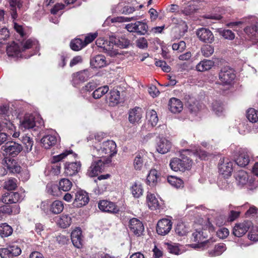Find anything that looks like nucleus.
Instances as JSON below:
<instances>
[{
	"label": "nucleus",
	"mask_w": 258,
	"mask_h": 258,
	"mask_svg": "<svg viewBox=\"0 0 258 258\" xmlns=\"http://www.w3.org/2000/svg\"><path fill=\"white\" fill-rule=\"evenodd\" d=\"M116 143L112 140H107L101 143H95L92 148V156L101 158L109 163L113 156L117 153Z\"/></svg>",
	"instance_id": "nucleus-1"
},
{
	"label": "nucleus",
	"mask_w": 258,
	"mask_h": 258,
	"mask_svg": "<svg viewBox=\"0 0 258 258\" xmlns=\"http://www.w3.org/2000/svg\"><path fill=\"white\" fill-rule=\"evenodd\" d=\"M4 115L2 117V122L0 123V132L7 131L14 138H18L20 136L19 132H15L16 126L10 120V115L5 114V111H2ZM8 136L6 133H0V145L7 140Z\"/></svg>",
	"instance_id": "nucleus-2"
},
{
	"label": "nucleus",
	"mask_w": 258,
	"mask_h": 258,
	"mask_svg": "<svg viewBox=\"0 0 258 258\" xmlns=\"http://www.w3.org/2000/svg\"><path fill=\"white\" fill-rule=\"evenodd\" d=\"M189 153V150H182L180 154L181 159L174 158L171 160L170 166L174 171H183L188 169L192 165V161L188 157L187 153Z\"/></svg>",
	"instance_id": "nucleus-3"
},
{
	"label": "nucleus",
	"mask_w": 258,
	"mask_h": 258,
	"mask_svg": "<svg viewBox=\"0 0 258 258\" xmlns=\"http://www.w3.org/2000/svg\"><path fill=\"white\" fill-rule=\"evenodd\" d=\"M205 232L204 231H198L196 230L195 232L192 233V239L195 242H197L198 244H191V246L194 248L200 249L205 250L206 248L211 247L212 242L211 239L207 241H203L206 238V236L205 235Z\"/></svg>",
	"instance_id": "nucleus-4"
},
{
	"label": "nucleus",
	"mask_w": 258,
	"mask_h": 258,
	"mask_svg": "<svg viewBox=\"0 0 258 258\" xmlns=\"http://www.w3.org/2000/svg\"><path fill=\"white\" fill-rule=\"evenodd\" d=\"M72 155L75 157L76 154H74L72 150H66L60 154L54 156L52 160V164L50 166V172L53 175H58L60 172V164L58 163L60 161L65 158L67 156Z\"/></svg>",
	"instance_id": "nucleus-5"
},
{
	"label": "nucleus",
	"mask_w": 258,
	"mask_h": 258,
	"mask_svg": "<svg viewBox=\"0 0 258 258\" xmlns=\"http://www.w3.org/2000/svg\"><path fill=\"white\" fill-rule=\"evenodd\" d=\"M125 28L128 32L136 33L140 35H145L148 30V25L142 21L128 24L125 26Z\"/></svg>",
	"instance_id": "nucleus-6"
},
{
	"label": "nucleus",
	"mask_w": 258,
	"mask_h": 258,
	"mask_svg": "<svg viewBox=\"0 0 258 258\" xmlns=\"http://www.w3.org/2000/svg\"><path fill=\"white\" fill-rule=\"evenodd\" d=\"M233 71L228 68H222L219 74V78L223 85H230L235 79Z\"/></svg>",
	"instance_id": "nucleus-7"
},
{
	"label": "nucleus",
	"mask_w": 258,
	"mask_h": 258,
	"mask_svg": "<svg viewBox=\"0 0 258 258\" xmlns=\"http://www.w3.org/2000/svg\"><path fill=\"white\" fill-rule=\"evenodd\" d=\"M4 154L15 156L22 150V146L16 142H8L2 147Z\"/></svg>",
	"instance_id": "nucleus-8"
},
{
	"label": "nucleus",
	"mask_w": 258,
	"mask_h": 258,
	"mask_svg": "<svg viewBox=\"0 0 258 258\" xmlns=\"http://www.w3.org/2000/svg\"><path fill=\"white\" fill-rule=\"evenodd\" d=\"M196 34L200 40L205 43H212L215 40L212 32L206 28L198 29L196 31Z\"/></svg>",
	"instance_id": "nucleus-9"
},
{
	"label": "nucleus",
	"mask_w": 258,
	"mask_h": 258,
	"mask_svg": "<svg viewBox=\"0 0 258 258\" xmlns=\"http://www.w3.org/2000/svg\"><path fill=\"white\" fill-rule=\"evenodd\" d=\"M98 208L102 212L116 214L119 212V209L115 203L108 201L101 200L98 202Z\"/></svg>",
	"instance_id": "nucleus-10"
},
{
	"label": "nucleus",
	"mask_w": 258,
	"mask_h": 258,
	"mask_svg": "<svg viewBox=\"0 0 258 258\" xmlns=\"http://www.w3.org/2000/svg\"><path fill=\"white\" fill-rule=\"evenodd\" d=\"M172 222L171 220L163 218L160 220L157 224L156 231L158 234L165 235L171 230Z\"/></svg>",
	"instance_id": "nucleus-11"
},
{
	"label": "nucleus",
	"mask_w": 258,
	"mask_h": 258,
	"mask_svg": "<svg viewBox=\"0 0 258 258\" xmlns=\"http://www.w3.org/2000/svg\"><path fill=\"white\" fill-rule=\"evenodd\" d=\"M25 197L24 191L11 192L6 194L2 198L3 203L6 204L16 203L21 201Z\"/></svg>",
	"instance_id": "nucleus-12"
},
{
	"label": "nucleus",
	"mask_w": 258,
	"mask_h": 258,
	"mask_svg": "<svg viewBox=\"0 0 258 258\" xmlns=\"http://www.w3.org/2000/svg\"><path fill=\"white\" fill-rule=\"evenodd\" d=\"M21 253V248L15 245L0 249V256L2 258H13L14 256L20 255Z\"/></svg>",
	"instance_id": "nucleus-13"
},
{
	"label": "nucleus",
	"mask_w": 258,
	"mask_h": 258,
	"mask_svg": "<svg viewBox=\"0 0 258 258\" xmlns=\"http://www.w3.org/2000/svg\"><path fill=\"white\" fill-rule=\"evenodd\" d=\"M89 201L88 194L84 190H79L75 193L73 205L75 207H81L85 206Z\"/></svg>",
	"instance_id": "nucleus-14"
},
{
	"label": "nucleus",
	"mask_w": 258,
	"mask_h": 258,
	"mask_svg": "<svg viewBox=\"0 0 258 258\" xmlns=\"http://www.w3.org/2000/svg\"><path fill=\"white\" fill-rule=\"evenodd\" d=\"M252 226V223L250 221H244L237 223L233 228V233L237 237H241L244 235Z\"/></svg>",
	"instance_id": "nucleus-15"
},
{
	"label": "nucleus",
	"mask_w": 258,
	"mask_h": 258,
	"mask_svg": "<svg viewBox=\"0 0 258 258\" xmlns=\"http://www.w3.org/2000/svg\"><path fill=\"white\" fill-rule=\"evenodd\" d=\"M233 171V163L228 159H224L220 161L219 165V172L224 177H227L231 175Z\"/></svg>",
	"instance_id": "nucleus-16"
},
{
	"label": "nucleus",
	"mask_w": 258,
	"mask_h": 258,
	"mask_svg": "<svg viewBox=\"0 0 258 258\" xmlns=\"http://www.w3.org/2000/svg\"><path fill=\"white\" fill-rule=\"evenodd\" d=\"M250 152L247 149H241L238 152V156L235 159L236 164L241 167H245L250 161Z\"/></svg>",
	"instance_id": "nucleus-17"
},
{
	"label": "nucleus",
	"mask_w": 258,
	"mask_h": 258,
	"mask_svg": "<svg viewBox=\"0 0 258 258\" xmlns=\"http://www.w3.org/2000/svg\"><path fill=\"white\" fill-rule=\"evenodd\" d=\"M97 161L92 162L87 171V175L90 177H94L98 174L102 170V167L104 164H107L105 160L98 158Z\"/></svg>",
	"instance_id": "nucleus-18"
},
{
	"label": "nucleus",
	"mask_w": 258,
	"mask_h": 258,
	"mask_svg": "<svg viewBox=\"0 0 258 258\" xmlns=\"http://www.w3.org/2000/svg\"><path fill=\"white\" fill-rule=\"evenodd\" d=\"M128 226L131 232L137 236L142 235L144 231V226L142 222L137 218L131 219Z\"/></svg>",
	"instance_id": "nucleus-19"
},
{
	"label": "nucleus",
	"mask_w": 258,
	"mask_h": 258,
	"mask_svg": "<svg viewBox=\"0 0 258 258\" xmlns=\"http://www.w3.org/2000/svg\"><path fill=\"white\" fill-rule=\"evenodd\" d=\"M171 142L165 138L158 137L156 140V150L161 154H165L170 150Z\"/></svg>",
	"instance_id": "nucleus-20"
},
{
	"label": "nucleus",
	"mask_w": 258,
	"mask_h": 258,
	"mask_svg": "<svg viewBox=\"0 0 258 258\" xmlns=\"http://www.w3.org/2000/svg\"><path fill=\"white\" fill-rule=\"evenodd\" d=\"M212 242L211 247L206 249H208L207 252L208 255L210 257H216L221 255L227 249L225 244L220 243L213 246L214 241Z\"/></svg>",
	"instance_id": "nucleus-21"
},
{
	"label": "nucleus",
	"mask_w": 258,
	"mask_h": 258,
	"mask_svg": "<svg viewBox=\"0 0 258 258\" xmlns=\"http://www.w3.org/2000/svg\"><path fill=\"white\" fill-rule=\"evenodd\" d=\"M91 74L88 70H85L72 75V83L74 86L80 83L86 81L90 77Z\"/></svg>",
	"instance_id": "nucleus-22"
},
{
	"label": "nucleus",
	"mask_w": 258,
	"mask_h": 258,
	"mask_svg": "<svg viewBox=\"0 0 258 258\" xmlns=\"http://www.w3.org/2000/svg\"><path fill=\"white\" fill-rule=\"evenodd\" d=\"M114 41H115V37L110 36L109 41L105 40L102 47L103 51L110 56H114L118 53L117 50L114 47H115Z\"/></svg>",
	"instance_id": "nucleus-23"
},
{
	"label": "nucleus",
	"mask_w": 258,
	"mask_h": 258,
	"mask_svg": "<svg viewBox=\"0 0 258 258\" xmlns=\"http://www.w3.org/2000/svg\"><path fill=\"white\" fill-rule=\"evenodd\" d=\"M143 116V111L140 107H135L129 112L128 120L132 124L139 123Z\"/></svg>",
	"instance_id": "nucleus-24"
},
{
	"label": "nucleus",
	"mask_w": 258,
	"mask_h": 258,
	"mask_svg": "<svg viewBox=\"0 0 258 258\" xmlns=\"http://www.w3.org/2000/svg\"><path fill=\"white\" fill-rule=\"evenodd\" d=\"M3 164L11 172L19 173L21 171V167L18 164L16 161L11 158L6 157L3 161Z\"/></svg>",
	"instance_id": "nucleus-25"
},
{
	"label": "nucleus",
	"mask_w": 258,
	"mask_h": 258,
	"mask_svg": "<svg viewBox=\"0 0 258 258\" xmlns=\"http://www.w3.org/2000/svg\"><path fill=\"white\" fill-rule=\"evenodd\" d=\"M35 125L34 117L32 115L26 114L20 121V128L25 130L33 128Z\"/></svg>",
	"instance_id": "nucleus-26"
},
{
	"label": "nucleus",
	"mask_w": 258,
	"mask_h": 258,
	"mask_svg": "<svg viewBox=\"0 0 258 258\" xmlns=\"http://www.w3.org/2000/svg\"><path fill=\"white\" fill-rule=\"evenodd\" d=\"M90 64L94 68L99 69L106 66L107 61L105 56L99 54L93 57L91 59Z\"/></svg>",
	"instance_id": "nucleus-27"
},
{
	"label": "nucleus",
	"mask_w": 258,
	"mask_h": 258,
	"mask_svg": "<svg viewBox=\"0 0 258 258\" xmlns=\"http://www.w3.org/2000/svg\"><path fill=\"white\" fill-rule=\"evenodd\" d=\"M160 180V173L156 169L150 170L147 177V183L150 186H154Z\"/></svg>",
	"instance_id": "nucleus-28"
},
{
	"label": "nucleus",
	"mask_w": 258,
	"mask_h": 258,
	"mask_svg": "<svg viewBox=\"0 0 258 258\" xmlns=\"http://www.w3.org/2000/svg\"><path fill=\"white\" fill-rule=\"evenodd\" d=\"M5 12L0 10V23H3L4 19ZM1 26V24H0ZM10 37V32L5 26L0 27V43L3 44Z\"/></svg>",
	"instance_id": "nucleus-29"
},
{
	"label": "nucleus",
	"mask_w": 258,
	"mask_h": 258,
	"mask_svg": "<svg viewBox=\"0 0 258 258\" xmlns=\"http://www.w3.org/2000/svg\"><path fill=\"white\" fill-rule=\"evenodd\" d=\"M22 47L15 42L12 43L7 48V53L9 56L18 57L21 56Z\"/></svg>",
	"instance_id": "nucleus-30"
},
{
	"label": "nucleus",
	"mask_w": 258,
	"mask_h": 258,
	"mask_svg": "<svg viewBox=\"0 0 258 258\" xmlns=\"http://www.w3.org/2000/svg\"><path fill=\"white\" fill-rule=\"evenodd\" d=\"M236 180L238 185L243 186L247 183H251L252 178L249 179V175L244 170H240L236 174Z\"/></svg>",
	"instance_id": "nucleus-31"
},
{
	"label": "nucleus",
	"mask_w": 258,
	"mask_h": 258,
	"mask_svg": "<svg viewBox=\"0 0 258 258\" xmlns=\"http://www.w3.org/2000/svg\"><path fill=\"white\" fill-rule=\"evenodd\" d=\"M21 45L23 51L27 49L34 48L35 49V53H36L39 49L38 42L35 39L24 40L21 43Z\"/></svg>",
	"instance_id": "nucleus-32"
},
{
	"label": "nucleus",
	"mask_w": 258,
	"mask_h": 258,
	"mask_svg": "<svg viewBox=\"0 0 258 258\" xmlns=\"http://www.w3.org/2000/svg\"><path fill=\"white\" fill-rule=\"evenodd\" d=\"M80 167V162L67 163L64 166L65 173L67 175L72 176L78 172Z\"/></svg>",
	"instance_id": "nucleus-33"
},
{
	"label": "nucleus",
	"mask_w": 258,
	"mask_h": 258,
	"mask_svg": "<svg viewBox=\"0 0 258 258\" xmlns=\"http://www.w3.org/2000/svg\"><path fill=\"white\" fill-rule=\"evenodd\" d=\"M172 23L175 24L174 29L176 32H178L179 36H182L187 32L188 27L185 22L181 20L173 18Z\"/></svg>",
	"instance_id": "nucleus-34"
},
{
	"label": "nucleus",
	"mask_w": 258,
	"mask_h": 258,
	"mask_svg": "<svg viewBox=\"0 0 258 258\" xmlns=\"http://www.w3.org/2000/svg\"><path fill=\"white\" fill-rule=\"evenodd\" d=\"M169 107L171 112L174 113H179L183 109V104L179 99L172 98L169 102Z\"/></svg>",
	"instance_id": "nucleus-35"
},
{
	"label": "nucleus",
	"mask_w": 258,
	"mask_h": 258,
	"mask_svg": "<svg viewBox=\"0 0 258 258\" xmlns=\"http://www.w3.org/2000/svg\"><path fill=\"white\" fill-rule=\"evenodd\" d=\"M146 154L140 152L137 154L133 160V167L136 170H141L144 165Z\"/></svg>",
	"instance_id": "nucleus-36"
},
{
	"label": "nucleus",
	"mask_w": 258,
	"mask_h": 258,
	"mask_svg": "<svg viewBox=\"0 0 258 258\" xmlns=\"http://www.w3.org/2000/svg\"><path fill=\"white\" fill-rule=\"evenodd\" d=\"M81 234L82 231L79 228L73 230L71 234L72 241L74 245L77 248L81 247L82 244Z\"/></svg>",
	"instance_id": "nucleus-37"
},
{
	"label": "nucleus",
	"mask_w": 258,
	"mask_h": 258,
	"mask_svg": "<svg viewBox=\"0 0 258 258\" xmlns=\"http://www.w3.org/2000/svg\"><path fill=\"white\" fill-rule=\"evenodd\" d=\"M120 99L119 91L116 90H111L107 96V102L109 106H113L119 103Z\"/></svg>",
	"instance_id": "nucleus-38"
},
{
	"label": "nucleus",
	"mask_w": 258,
	"mask_h": 258,
	"mask_svg": "<svg viewBox=\"0 0 258 258\" xmlns=\"http://www.w3.org/2000/svg\"><path fill=\"white\" fill-rule=\"evenodd\" d=\"M214 65V62L211 60L204 59L199 62L196 69L198 72H205L210 70Z\"/></svg>",
	"instance_id": "nucleus-39"
},
{
	"label": "nucleus",
	"mask_w": 258,
	"mask_h": 258,
	"mask_svg": "<svg viewBox=\"0 0 258 258\" xmlns=\"http://www.w3.org/2000/svg\"><path fill=\"white\" fill-rule=\"evenodd\" d=\"M146 201L150 209L154 210L159 209V203L154 194L148 192L146 197Z\"/></svg>",
	"instance_id": "nucleus-40"
},
{
	"label": "nucleus",
	"mask_w": 258,
	"mask_h": 258,
	"mask_svg": "<svg viewBox=\"0 0 258 258\" xmlns=\"http://www.w3.org/2000/svg\"><path fill=\"white\" fill-rule=\"evenodd\" d=\"M41 141L45 148L49 149L56 144V138L54 135H48L43 137Z\"/></svg>",
	"instance_id": "nucleus-41"
},
{
	"label": "nucleus",
	"mask_w": 258,
	"mask_h": 258,
	"mask_svg": "<svg viewBox=\"0 0 258 258\" xmlns=\"http://www.w3.org/2000/svg\"><path fill=\"white\" fill-rule=\"evenodd\" d=\"M130 189L132 195L136 198L140 197L143 194L144 190L142 185L139 182H134Z\"/></svg>",
	"instance_id": "nucleus-42"
},
{
	"label": "nucleus",
	"mask_w": 258,
	"mask_h": 258,
	"mask_svg": "<svg viewBox=\"0 0 258 258\" xmlns=\"http://www.w3.org/2000/svg\"><path fill=\"white\" fill-rule=\"evenodd\" d=\"M174 231L176 235L182 237L186 235L189 232V228L183 222H178L175 225Z\"/></svg>",
	"instance_id": "nucleus-43"
},
{
	"label": "nucleus",
	"mask_w": 258,
	"mask_h": 258,
	"mask_svg": "<svg viewBox=\"0 0 258 258\" xmlns=\"http://www.w3.org/2000/svg\"><path fill=\"white\" fill-rule=\"evenodd\" d=\"M146 119L148 124L152 126L157 125L158 121V118L156 112L154 110H148L146 113Z\"/></svg>",
	"instance_id": "nucleus-44"
},
{
	"label": "nucleus",
	"mask_w": 258,
	"mask_h": 258,
	"mask_svg": "<svg viewBox=\"0 0 258 258\" xmlns=\"http://www.w3.org/2000/svg\"><path fill=\"white\" fill-rule=\"evenodd\" d=\"M72 223L71 217L68 215H61L57 220V224L63 228H66L69 227Z\"/></svg>",
	"instance_id": "nucleus-45"
},
{
	"label": "nucleus",
	"mask_w": 258,
	"mask_h": 258,
	"mask_svg": "<svg viewBox=\"0 0 258 258\" xmlns=\"http://www.w3.org/2000/svg\"><path fill=\"white\" fill-rule=\"evenodd\" d=\"M63 209V204L61 201H55L50 206V211L54 214H59Z\"/></svg>",
	"instance_id": "nucleus-46"
},
{
	"label": "nucleus",
	"mask_w": 258,
	"mask_h": 258,
	"mask_svg": "<svg viewBox=\"0 0 258 258\" xmlns=\"http://www.w3.org/2000/svg\"><path fill=\"white\" fill-rule=\"evenodd\" d=\"M13 233L12 228L7 223L0 224V236L2 237H6L11 235Z\"/></svg>",
	"instance_id": "nucleus-47"
},
{
	"label": "nucleus",
	"mask_w": 258,
	"mask_h": 258,
	"mask_svg": "<svg viewBox=\"0 0 258 258\" xmlns=\"http://www.w3.org/2000/svg\"><path fill=\"white\" fill-rule=\"evenodd\" d=\"M257 28L254 25L247 26L244 29L245 32L251 39L252 41H253L257 38Z\"/></svg>",
	"instance_id": "nucleus-48"
},
{
	"label": "nucleus",
	"mask_w": 258,
	"mask_h": 258,
	"mask_svg": "<svg viewBox=\"0 0 258 258\" xmlns=\"http://www.w3.org/2000/svg\"><path fill=\"white\" fill-rule=\"evenodd\" d=\"M226 222L225 219L223 216H219L217 217L214 221H213V223L211 222H209V230L213 231L215 230V227L214 225H216L218 227H220L223 225Z\"/></svg>",
	"instance_id": "nucleus-49"
},
{
	"label": "nucleus",
	"mask_w": 258,
	"mask_h": 258,
	"mask_svg": "<svg viewBox=\"0 0 258 258\" xmlns=\"http://www.w3.org/2000/svg\"><path fill=\"white\" fill-rule=\"evenodd\" d=\"M197 10L196 5L191 3H189L184 6L183 9L180 10L181 13L184 15L188 16L193 14Z\"/></svg>",
	"instance_id": "nucleus-50"
},
{
	"label": "nucleus",
	"mask_w": 258,
	"mask_h": 258,
	"mask_svg": "<svg viewBox=\"0 0 258 258\" xmlns=\"http://www.w3.org/2000/svg\"><path fill=\"white\" fill-rule=\"evenodd\" d=\"M246 117L251 122H257L258 121V111L254 108L248 109L246 112Z\"/></svg>",
	"instance_id": "nucleus-51"
},
{
	"label": "nucleus",
	"mask_w": 258,
	"mask_h": 258,
	"mask_svg": "<svg viewBox=\"0 0 258 258\" xmlns=\"http://www.w3.org/2000/svg\"><path fill=\"white\" fill-rule=\"evenodd\" d=\"M190 157L192 156H198L202 160H206L210 156V154L206 151L201 150V149H196V150H189V153H187Z\"/></svg>",
	"instance_id": "nucleus-52"
},
{
	"label": "nucleus",
	"mask_w": 258,
	"mask_h": 258,
	"mask_svg": "<svg viewBox=\"0 0 258 258\" xmlns=\"http://www.w3.org/2000/svg\"><path fill=\"white\" fill-rule=\"evenodd\" d=\"M10 6L11 8L12 16L13 18L17 16V9H20L22 5L20 0H10Z\"/></svg>",
	"instance_id": "nucleus-53"
},
{
	"label": "nucleus",
	"mask_w": 258,
	"mask_h": 258,
	"mask_svg": "<svg viewBox=\"0 0 258 258\" xmlns=\"http://www.w3.org/2000/svg\"><path fill=\"white\" fill-rule=\"evenodd\" d=\"M85 46H86V44L81 39H75L70 43L71 48L75 51L80 50Z\"/></svg>",
	"instance_id": "nucleus-54"
},
{
	"label": "nucleus",
	"mask_w": 258,
	"mask_h": 258,
	"mask_svg": "<svg viewBox=\"0 0 258 258\" xmlns=\"http://www.w3.org/2000/svg\"><path fill=\"white\" fill-rule=\"evenodd\" d=\"M109 91L107 86H104L96 89L93 93L92 96L94 99H99Z\"/></svg>",
	"instance_id": "nucleus-55"
},
{
	"label": "nucleus",
	"mask_w": 258,
	"mask_h": 258,
	"mask_svg": "<svg viewBox=\"0 0 258 258\" xmlns=\"http://www.w3.org/2000/svg\"><path fill=\"white\" fill-rule=\"evenodd\" d=\"M72 186V182L67 178H62L59 182V189L64 191H69Z\"/></svg>",
	"instance_id": "nucleus-56"
},
{
	"label": "nucleus",
	"mask_w": 258,
	"mask_h": 258,
	"mask_svg": "<svg viewBox=\"0 0 258 258\" xmlns=\"http://www.w3.org/2000/svg\"><path fill=\"white\" fill-rule=\"evenodd\" d=\"M217 32L226 39L232 40L235 38L234 33L230 30L220 28L217 30Z\"/></svg>",
	"instance_id": "nucleus-57"
},
{
	"label": "nucleus",
	"mask_w": 258,
	"mask_h": 258,
	"mask_svg": "<svg viewBox=\"0 0 258 258\" xmlns=\"http://www.w3.org/2000/svg\"><path fill=\"white\" fill-rule=\"evenodd\" d=\"M17 186V180L14 178H11L6 181L4 188L8 190H14Z\"/></svg>",
	"instance_id": "nucleus-58"
},
{
	"label": "nucleus",
	"mask_w": 258,
	"mask_h": 258,
	"mask_svg": "<svg viewBox=\"0 0 258 258\" xmlns=\"http://www.w3.org/2000/svg\"><path fill=\"white\" fill-rule=\"evenodd\" d=\"M168 182L173 186L176 188H180L183 186V181L181 179L175 176H170L167 178Z\"/></svg>",
	"instance_id": "nucleus-59"
},
{
	"label": "nucleus",
	"mask_w": 258,
	"mask_h": 258,
	"mask_svg": "<svg viewBox=\"0 0 258 258\" xmlns=\"http://www.w3.org/2000/svg\"><path fill=\"white\" fill-rule=\"evenodd\" d=\"M212 107L213 111L218 115H220L224 110L222 103L217 101L213 102Z\"/></svg>",
	"instance_id": "nucleus-60"
},
{
	"label": "nucleus",
	"mask_w": 258,
	"mask_h": 258,
	"mask_svg": "<svg viewBox=\"0 0 258 258\" xmlns=\"http://www.w3.org/2000/svg\"><path fill=\"white\" fill-rule=\"evenodd\" d=\"M22 141L25 145L27 152L31 151L33 145V141L29 137L25 136L23 137Z\"/></svg>",
	"instance_id": "nucleus-61"
},
{
	"label": "nucleus",
	"mask_w": 258,
	"mask_h": 258,
	"mask_svg": "<svg viewBox=\"0 0 258 258\" xmlns=\"http://www.w3.org/2000/svg\"><path fill=\"white\" fill-rule=\"evenodd\" d=\"M115 47H119L120 48H126L130 45V41L124 38H120V39H117L115 37Z\"/></svg>",
	"instance_id": "nucleus-62"
},
{
	"label": "nucleus",
	"mask_w": 258,
	"mask_h": 258,
	"mask_svg": "<svg viewBox=\"0 0 258 258\" xmlns=\"http://www.w3.org/2000/svg\"><path fill=\"white\" fill-rule=\"evenodd\" d=\"M201 52L205 57L211 56L214 52V48L209 45H204L201 48Z\"/></svg>",
	"instance_id": "nucleus-63"
},
{
	"label": "nucleus",
	"mask_w": 258,
	"mask_h": 258,
	"mask_svg": "<svg viewBox=\"0 0 258 258\" xmlns=\"http://www.w3.org/2000/svg\"><path fill=\"white\" fill-rule=\"evenodd\" d=\"M168 249L170 253L178 255L182 253V251L179 247L178 244L174 243L168 244Z\"/></svg>",
	"instance_id": "nucleus-64"
}]
</instances>
